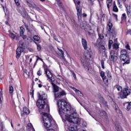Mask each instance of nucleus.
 Segmentation results:
<instances>
[{
	"instance_id": "1",
	"label": "nucleus",
	"mask_w": 131,
	"mask_h": 131,
	"mask_svg": "<svg viewBox=\"0 0 131 131\" xmlns=\"http://www.w3.org/2000/svg\"><path fill=\"white\" fill-rule=\"evenodd\" d=\"M57 105L61 117L65 116L68 113H70V111H71V105L68 103L65 100L63 99L59 100L57 102Z\"/></svg>"
},
{
	"instance_id": "2",
	"label": "nucleus",
	"mask_w": 131,
	"mask_h": 131,
	"mask_svg": "<svg viewBox=\"0 0 131 131\" xmlns=\"http://www.w3.org/2000/svg\"><path fill=\"white\" fill-rule=\"evenodd\" d=\"M93 55V52L91 49H89L88 51H86L84 54L85 60L83 59L81 60L82 64L84 67V69H85L89 73H93V69L89 66V64H87L88 62L91 60L92 55Z\"/></svg>"
},
{
	"instance_id": "3",
	"label": "nucleus",
	"mask_w": 131,
	"mask_h": 131,
	"mask_svg": "<svg viewBox=\"0 0 131 131\" xmlns=\"http://www.w3.org/2000/svg\"><path fill=\"white\" fill-rule=\"evenodd\" d=\"M64 116L66 117L67 120L69 122L68 127L71 125V126H75V124H77L80 121V119L78 118L77 114L75 113H74L71 115H65Z\"/></svg>"
},
{
	"instance_id": "4",
	"label": "nucleus",
	"mask_w": 131,
	"mask_h": 131,
	"mask_svg": "<svg viewBox=\"0 0 131 131\" xmlns=\"http://www.w3.org/2000/svg\"><path fill=\"white\" fill-rule=\"evenodd\" d=\"M43 115V120L42 123H43V125L46 128H49L52 126L51 121H53V118L51 115H49V114L47 113L43 112L42 113Z\"/></svg>"
},
{
	"instance_id": "5",
	"label": "nucleus",
	"mask_w": 131,
	"mask_h": 131,
	"mask_svg": "<svg viewBox=\"0 0 131 131\" xmlns=\"http://www.w3.org/2000/svg\"><path fill=\"white\" fill-rule=\"evenodd\" d=\"M52 85L53 86V92L54 93L55 100H58V99L62 98L63 96H65V95H66V93L64 92V91H61L58 93V92H59V87L57 86V85L54 84V83H52Z\"/></svg>"
},
{
	"instance_id": "6",
	"label": "nucleus",
	"mask_w": 131,
	"mask_h": 131,
	"mask_svg": "<svg viewBox=\"0 0 131 131\" xmlns=\"http://www.w3.org/2000/svg\"><path fill=\"white\" fill-rule=\"evenodd\" d=\"M118 95L119 96L118 98L125 99L127 96L130 95V89H129L128 88H124L121 92L118 93Z\"/></svg>"
},
{
	"instance_id": "7",
	"label": "nucleus",
	"mask_w": 131,
	"mask_h": 131,
	"mask_svg": "<svg viewBox=\"0 0 131 131\" xmlns=\"http://www.w3.org/2000/svg\"><path fill=\"white\" fill-rule=\"evenodd\" d=\"M45 73L47 75V76L49 79H50L51 81H55V78H54V76H53V74L52 73H51V71H50L49 69H45Z\"/></svg>"
},
{
	"instance_id": "8",
	"label": "nucleus",
	"mask_w": 131,
	"mask_h": 131,
	"mask_svg": "<svg viewBox=\"0 0 131 131\" xmlns=\"http://www.w3.org/2000/svg\"><path fill=\"white\" fill-rule=\"evenodd\" d=\"M75 4H76V10L77 11V16L78 18H79V16H80V14H81V8H80V1H76L75 2Z\"/></svg>"
},
{
	"instance_id": "9",
	"label": "nucleus",
	"mask_w": 131,
	"mask_h": 131,
	"mask_svg": "<svg viewBox=\"0 0 131 131\" xmlns=\"http://www.w3.org/2000/svg\"><path fill=\"white\" fill-rule=\"evenodd\" d=\"M115 55V51H114V50H112L110 53V57H109V59L112 62H115V61L117 60V56Z\"/></svg>"
},
{
	"instance_id": "10",
	"label": "nucleus",
	"mask_w": 131,
	"mask_h": 131,
	"mask_svg": "<svg viewBox=\"0 0 131 131\" xmlns=\"http://www.w3.org/2000/svg\"><path fill=\"white\" fill-rule=\"evenodd\" d=\"M120 58L122 60V61H124V62H125L123 64V66H124L125 64H129V58L128 57V56L127 55H120Z\"/></svg>"
},
{
	"instance_id": "11",
	"label": "nucleus",
	"mask_w": 131,
	"mask_h": 131,
	"mask_svg": "<svg viewBox=\"0 0 131 131\" xmlns=\"http://www.w3.org/2000/svg\"><path fill=\"white\" fill-rule=\"evenodd\" d=\"M36 105L39 109H43L45 108V105H46V102L41 99H38Z\"/></svg>"
},
{
	"instance_id": "12",
	"label": "nucleus",
	"mask_w": 131,
	"mask_h": 131,
	"mask_svg": "<svg viewBox=\"0 0 131 131\" xmlns=\"http://www.w3.org/2000/svg\"><path fill=\"white\" fill-rule=\"evenodd\" d=\"M24 48L23 47H18L16 49V58L19 59L21 56V53H23Z\"/></svg>"
},
{
	"instance_id": "13",
	"label": "nucleus",
	"mask_w": 131,
	"mask_h": 131,
	"mask_svg": "<svg viewBox=\"0 0 131 131\" xmlns=\"http://www.w3.org/2000/svg\"><path fill=\"white\" fill-rule=\"evenodd\" d=\"M105 47L103 45H101L99 48V54H102L103 56H104L105 57L107 56V54L105 52Z\"/></svg>"
},
{
	"instance_id": "14",
	"label": "nucleus",
	"mask_w": 131,
	"mask_h": 131,
	"mask_svg": "<svg viewBox=\"0 0 131 131\" xmlns=\"http://www.w3.org/2000/svg\"><path fill=\"white\" fill-rule=\"evenodd\" d=\"M81 43L84 50L86 51V50H88V49L89 48V47L88 45V41H86V40H85V39L82 38Z\"/></svg>"
},
{
	"instance_id": "15",
	"label": "nucleus",
	"mask_w": 131,
	"mask_h": 131,
	"mask_svg": "<svg viewBox=\"0 0 131 131\" xmlns=\"http://www.w3.org/2000/svg\"><path fill=\"white\" fill-rule=\"evenodd\" d=\"M125 7L126 9V13L128 16H130L131 17V9H130V5H128L126 4Z\"/></svg>"
},
{
	"instance_id": "16",
	"label": "nucleus",
	"mask_w": 131,
	"mask_h": 131,
	"mask_svg": "<svg viewBox=\"0 0 131 131\" xmlns=\"http://www.w3.org/2000/svg\"><path fill=\"white\" fill-rule=\"evenodd\" d=\"M107 26L108 27V31L111 33H114V34H115V31H112V30H111L112 29V27H113V25H112V23L110 22V20H109Z\"/></svg>"
},
{
	"instance_id": "17",
	"label": "nucleus",
	"mask_w": 131,
	"mask_h": 131,
	"mask_svg": "<svg viewBox=\"0 0 131 131\" xmlns=\"http://www.w3.org/2000/svg\"><path fill=\"white\" fill-rule=\"evenodd\" d=\"M71 89H72V90H73V91H74V92H75V93H76V94H77L78 96H80V97H83V94L81 93V92H80V91L76 89V88L74 87H71Z\"/></svg>"
},
{
	"instance_id": "18",
	"label": "nucleus",
	"mask_w": 131,
	"mask_h": 131,
	"mask_svg": "<svg viewBox=\"0 0 131 131\" xmlns=\"http://www.w3.org/2000/svg\"><path fill=\"white\" fill-rule=\"evenodd\" d=\"M30 113L29 110L27 107H24L23 110V113L21 114V116H24V115H27Z\"/></svg>"
},
{
	"instance_id": "19",
	"label": "nucleus",
	"mask_w": 131,
	"mask_h": 131,
	"mask_svg": "<svg viewBox=\"0 0 131 131\" xmlns=\"http://www.w3.org/2000/svg\"><path fill=\"white\" fill-rule=\"evenodd\" d=\"M39 100H42V101L47 100V94L45 93H43L42 95L39 94Z\"/></svg>"
},
{
	"instance_id": "20",
	"label": "nucleus",
	"mask_w": 131,
	"mask_h": 131,
	"mask_svg": "<svg viewBox=\"0 0 131 131\" xmlns=\"http://www.w3.org/2000/svg\"><path fill=\"white\" fill-rule=\"evenodd\" d=\"M27 128L28 130L35 131V130H34V128H33V126H32V124L31 123H29L28 124Z\"/></svg>"
},
{
	"instance_id": "21",
	"label": "nucleus",
	"mask_w": 131,
	"mask_h": 131,
	"mask_svg": "<svg viewBox=\"0 0 131 131\" xmlns=\"http://www.w3.org/2000/svg\"><path fill=\"white\" fill-rule=\"evenodd\" d=\"M69 130L70 131H77V126H69L68 127Z\"/></svg>"
},
{
	"instance_id": "22",
	"label": "nucleus",
	"mask_w": 131,
	"mask_h": 131,
	"mask_svg": "<svg viewBox=\"0 0 131 131\" xmlns=\"http://www.w3.org/2000/svg\"><path fill=\"white\" fill-rule=\"evenodd\" d=\"M28 5L30 8H32V9H35L36 8V5L33 2L28 3Z\"/></svg>"
},
{
	"instance_id": "23",
	"label": "nucleus",
	"mask_w": 131,
	"mask_h": 131,
	"mask_svg": "<svg viewBox=\"0 0 131 131\" xmlns=\"http://www.w3.org/2000/svg\"><path fill=\"white\" fill-rule=\"evenodd\" d=\"M56 78L59 80V81H61V82H64V81H65V79H64L61 75H57Z\"/></svg>"
},
{
	"instance_id": "24",
	"label": "nucleus",
	"mask_w": 131,
	"mask_h": 131,
	"mask_svg": "<svg viewBox=\"0 0 131 131\" xmlns=\"http://www.w3.org/2000/svg\"><path fill=\"white\" fill-rule=\"evenodd\" d=\"M58 51L60 52V54H61V58L63 59V60L66 61V59L65 58V57L64 56V52L61 49H60L58 48Z\"/></svg>"
},
{
	"instance_id": "25",
	"label": "nucleus",
	"mask_w": 131,
	"mask_h": 131,
	"mask_svg": "<svg viewBox=\"0 0 131 131\" xmlns=\"http://www.w3.org/2000/svg\"><path fill=\"white\" fill-rule=\"evenodd\" d=\"M81 28L82 29L85 30V27H86V23L82 22L80 25Z\"/></svg>"
},
{
	"instance_id": "26",
	"label": "nucleus",
	"mask_w": 131,
	"mask_h": 131,
	"mask_svg": "<svg viewBox=\"0 0 131 131\" xmlns=\"http://www.w3.org/2000/svg\"><path fill=\"white\" fill-rule=\"evenodd\" d=\"M106 75L108 77V78H110V79H112V76L111 75V73H110V72L108 70H107L106 71Z\"/></svg>"
},
{
	"instance_id": "27",
	"label": "nucleus",
	"mask_w": 131,
	"mask_h": 131,
	"mask_svg": "<svg viewBox=\"0 0 131 131\" xmlns=\"http://www.w3.org/2000/svg\"><path fill=\"white\" fill-rule=\"evenodd\" d=\"M16 35L13 33H9V36L12 38V39H15L16 38Z\"/></svg>"
},
{
	"instance_id": "28",
	"label": "nucleus",
	"mask_w": 131,
	"mask_h": 131,
	"mask_svg": "<svg viewBox=\"0 0 131 131\" xmlns=\"http://www.w3.org/2000/svg\"><path fill=\"white\" fill-rule=\"evenodd\" d=\"M102 79L105 84L106 85H108V79L107 78V77H104L103 78H102Z\"/></svg>"
},
{
	"instance_id": "29",
	"label": "nucleus",
	"mask_w": 131,
	"mask_h": 131,
	"mask_svg": "<svg viewBox=\"0 0 131 131\" xmlns=\"http://www.w3.org/2000/svg\"><path fill=\"white\" fill-rule=\"evenodd\" d=\"M25 31V30L24 29V28L21 27L19 29V33H20V35L24 34Z\"/></svg>"
},
{
	"instance_id": "30",
	"label": "nucleus",
	"mask_w": 131,
	"mask_h": 131,
	"mask_svg": "<svg viewBox=\"0 0 131 131\" xmlns=\"http://www.w3.org/2000/svg\"><path fill=\"white\" fill-rule=\"evenodd\" d=\"M127 55V52L125 49H123L121 51V55Z\"/></svg>"
},
{
	"instance_id": "31",
	"label": "nucleus",
	"mask_w": 131,
	"mask_h": 131,
	"mask_svg": "<svg viewBox=\"0 0 131 131\" xmlns=\"http://www.w3.org/2000/svg\"><path fill=\"white\" fill-rule=\"evenodd\" d=\"M33 39H34V40H36V41H39V39H40V37H39L38 35H35L33 37Z\"/></svg>"
},
{
	"instance_id": "32",
	"label": "nucleus",
	"mask_w": 131,
	"mask_h": 131,
	"mask_svg": "<svg viewBox=\"0 0 131 131\" xmlns=\"http://www.w3.org/2000/svg\"><path fill=\"white\" fill-rule=\"evenodd\" d=\"M113 10L114 12H118V8H117V6H116V5L114 4Z\"/></svg>"
},
{
	"instance_id": "33",
	"label": "nucleus",
	"mask_w": 131,
	"mask_h": 131,
	"mask_svg": "<svg viewBox=\"0 0 131 131\" xmlns=\"http://www.w3.org/2000/svg\"><path fill=\"white\" fill-rule=\"evenodd\" d=\"M19 45L23 47V48H25V47H26V44L24 43L22 41H19Z\"/></svg>"
},
{
	"instance_id": "34",
	"label": "nucleus",
	"mask_w": 131,
	"mask_h": 131,
	"mask_svg": "<svg viewBox=\"0 0 131 131\" xmlns=\"http://www.w3.org/2000/svg\"><path fill=\"white\" fill-rule=\"evenodd\" d=\"M36 46H37V51H41V46H40V45L37 43L36 42H35Z\"/></svg>"
},
{
	"instance_id": "35",
	"label": "nucleus",
	"mask_w": 131,
	"mask_h": 131,
	"mask_svg": "<svg viewBox=\"0 0 131 131\" xmlns=\"http://www.w3.org/2000/svg\"><path fill=\"white\" fill-rule=\"evenodd\" d=\"M14 92V88L12 87V86H9V93L10 94H13V92Z\"/></svg>"
},
{
	"instance_id": "36",
	"label": "nucleus",
	"mask_w": 131,
	"mask_h": 131,
	"mask_svg": "<svg viewBox=\"0 0 131 131\" xmlns=\"http://www.w3.org/2000/svg\"><path fill=\"white\" fill-rule=\"evenodd\" d=\"M113 43V41L112 40H110L108 41V49H111V46Z\"/></svg>"
},
{
	"instance_id": "37",
	"label": "nucleus",
	"mask_w": 131,
	"mask_h": 131,
	"mask_svg": "<svg viewBox=\"0 0 131 131\" xmlns=\"http://www.w3.org/2000/svg\"><path fill=\"white\" fill-rule=\"evenodd\" d=\"M122 20H124V21H126V15L125 14V13H123L122 14Z\"/></svg>"
},
{
	"instance_id": "38",
	"label": "nucleus",
	"mask_w": 131,
	"mask_h": 131,
	"mask_svg": "<svg viewBox=\"0 0 131 131\" xmlns=\"http://www.w3.org/2000/svg\"><path fill=\"white\" fill-rule=\"evenodd\" d=\"M57 2L58 5L59 6V8H62V3L60 0H56Z\"/></svg>"
},
{
	"instance_id": "39",
	"label": "nucleus",
	"mask_w": 131,
	"mask_h": 131,
	"mask_svg": "<svg viewBox=\"0 0 131 131\" xmlns=\"http://www.w3.org/2000/svg\"><path fill=\"white\" fill-rule=\"evenodd\" d=\"M130 105H131V102L128 103V104L127 106V111H129L130 110Z\"/></svg>"
},
{
	"instance_id": "40",
	"label": "nucleus",
	"mask_w": 131,
	"mask_h": 131,
	"mask_svg": "<svg viewBox=\"0 0 131 131\" xmlns=\"http://www.w3.org/2000/svg\"><path fill=\"white\" fill-rule=\"evenodd\" d=\"M117 89L119 92H121L122 91V87L120 86H117Z\"/></svg>"
},
{
	"instance_id": "41",
	"label": "nucleus",
	"mask_w": 131,
	"mask_h": 131,
	"mask_svg": "<svg viewBox=\"0 0 131 131\" xmlns=\"http://www.w3.org/2000/svg\"><path fill=\"white\" fill-rule=\"evenodd\" d=\"M100 76H101L102 78L106 77V76H105V73H104L103 71L101 72Z\"/></svg>"
},
{
	"instance_id": "42",
	"label": "nucleus",
	"mask_w": 131,
	"mask_h": 131,
	"mask_svg": "<svg viewBox=\"0 0 131 131\" xmlns=\"http://www.w3.org/2000/svg\"><path fill=\"white\" fill-rule=\"evenodd\" d=\"M19 13H20L21 15H23V14L26 15V11H25L24 9H23V11H19Z\"/></svg>"
},
{
	"instance_id": "43",
	"label": "nucleus",
	"mask_w": 131,
	"mask_h": 131,
	"mask_svg": "<svg viewBox=\"0 0 131 131\" xmlns=\"http://www.w3.org/2000/svg\"><path fill=\"white\" fill-rule=\"evenodd\" d=\"M113 47V49H115V50H117V49H118V45H117V43H115Z\"/></svg>"
},
{
	"instance_id": "44",
	"label": "nucleus",
	"mask_w": 131,
	"mask_h": 131,
	"mask_svg": "<svg viewBox=\"0 0 131 131\" xmlns=\"http://www.w3.org/2000/svg\"><path fill=\"white\" fill-rule=\"evenodd\" d=\"M101 67H102V68L103 69H105V67L104 66V60H101Z\"/></svg>"
},
{
	"instance_id": "45",
	"label": "nucleus",
	"mask_w": 131,
	"mask_h": 131,
	"mask_svg": "<svg viewBox=\"0 0 131 131\" xmlns=\"http://www.w3.org/2000/svg\"><path fill=\"white\" fill-rule=\"evenodd\" d=\"M14 2L16 5V6H20V2H19V0H14Z\"/></svg>"
},
{
	"instance_id": "46",
	"label": "nucleus",
	"mask_w": 131,
	"mask_h": 131,
	"mask_svg": "<svg viewBox=\"0 0 131 131\" xmlns=\"http://www.w3.org/2000/svg\"><path fill=\"white\" fill-rule=\"evenodd\" d=\"M116 111L117 113H118L119 114H120V113H121V111H120V110L119 109V108H116Z\"/></svg>"
},
{
	"instance_id": "47",
	"label": "nucleus",
	"mask_w": 131,
	"mask_h": 131,
	"mask_svg": "<svg viewBox=\"0 0 131 131\" xmlns=\"http://www.w3.org/2000/svg\"><path fill=\"white\" fill-rule=\"evenodd\" d=\"M125 48L127 50H128V51H130V48L129 47V45L128 44H127L125 46Z\"/></svg>"
},
{
	"instance_id": "48",
	"label": "nucleus",
	"mask_w": 131,
	"mask_h": 131,
	"mask_svg": "<svg viewBox=\"0 0 131 131\" xmlns=\"http://www.w3.org/2000/svg\"><path fill=\"white\" fill-rule=\"evenodd\" d=\"M71 73L72 74L73 77L75 78V79H76V75L75 74L74 72H71Z\"/></svg>"
},
{
	"instance_id": "49",
	"label": "nucleus",
	"mask_w": 131,
	"mask_h": 131,
	"mask_svg": "<svg viewBox=\"0 0 131 131\" xmlns=\"http://www.w3.org/2000/svg\"><path fill=\"white\" fill-rule=\"evenodd\" d=\"M20 36L23 38V39H26V38H27V36L25 35H20Z\"/></svg>"
},
{
	"instance_id": "50",
	"label": "nucleus",
	"mask_w": 131,
	"mask_h": 131,
	"mask_svg": "<svg viewBox=\"0 0 131 131\" xmlns=\"http://www.w3.org/2000/svg\"><path fill=\"white\" fill-rule=\"evenodd\" d=\"M117 131H122V129H121V127L117 126L116 127Z\"/></svg>"
},
{
	"instance_id": "51",
	"label": "nucleus",
	"mask_w": 131,
	"mask_h": 131,
	"mask_svg": "<svg viewBox=\"0 0 131 131\" xmlns=\"http://www.w3.org/2000/svg\"><path fill=\"white\" fill-rule=\"evenodd\" d=\"M98 35H99V38H100V39H103L104 38V36L102 35V34H99Z\"/></svg>"
},
{
	"instance_id": "52",
	"label": "nucleus",
	"mask_w": 131,
	"mask_h": 131,
	"mask_svg": "<svg viewBox=\"0 0 131 131\" xmlns=\"http://www.w3.org/2000/svg\"><path fill=\"white\" fill-rule=\"evenodd\" d=\"M37 75H38V76H40V75H41V71L39 70L37 73Z\"/></svg>"
},
{
	"instance_id": "53",
	"label": "nucleus",
	"mask_w": 131,
	"mask_h": 131,
	"mask_svg": "<svg viewBox=\"0 0 131 131\" xmlns=\"http://www.w3.org/2000/svg\"><path fill=\"white\" fill-rule=\"evenodd\" d=\"M112 4V0H107V4Z\"/></svg>"
},
{
	"instance_id": "54",
	"label": "nucleus",
	"mask_w": 131,
	"mask_h": 131,
	"mask_svg": "<svg viewBox=\"0 0 131 131\" xmlns=\"http://www.w3.org/2000/svg\"><path fill=\"white\" fill-rule=\"evenodd\" d=\"M113 16H114V18H115L116 19V20H117V14L113 13Z\"/></svg>"
},
{
	"instance_id": "55",
	"label": "nucleus",
	"mask_w": 131,
	"mask_h": 131,
	"mask_svg": "<svg viewBox=\"0 0 131 131\" xmlns=\"http://www.w3.org/2000/svg\"><path fill=\"white\" fill-rule=\"evenodd\" d=\"M100 113L101 114H103V115H106V112L104 111H102Z\"/></svg>"
},
{
	"instance_id": "56",
	"label": "nucleus",
	"mask_w": 131,
	"mask_h": 131,
	"mask_svg": "<svg viewBox=\"0 0 131 131\" xmlns=\"http://www.w3.org/2000/svg\"><path fill=\"white\" fill-rule=\"evenodd\" d=\"M54 39H55V40L58 41V38H57V36H56L55 35H54Z\"/></svg>"
},
{
	"instance_id": "57",
	"label": "nucleus",
	"mask_w": 131,
	"mask_h": 131,
	"mask_svg": "<svg viewBox=\"0 0 131 131\" xmlns=\"http://www.w3.org/2000/svg\"><path fill=\"white\" fill-rule=\"evenodd\" d=\"M37 59H36V61H37L38 60H40V61H42V59L39 58V57H38V56H37Z\"/></svg>"
},
{
	"instance_id": "58",
	"label": "nucleus",
	"mask_w": 131,
	"mask_h": 131,
	"mask_svg": "<svg viewBox=\"0 0 131 131\" xmlns=\"http://www.w3.org/2000/svg\"><path fill=\"white\" fill-rule=\"evenodd\" d=\"M111 6H112V4H107V9H109V8H110V7H111Z\"/></svg>"
},
{
	"instance_id": "59",
	"label": "nucleus",
	"mask_w": 131,
	"mask_h": 131,
	"mask_svg": "<svg viewBox=\"0 0 131 131\" xmlns=\"http://www.w3.org/2000/svg\"><path fill=\"white\" fill-rule=\"evenodd\" d=\"M47 131H55V130H54V129L51 128V129H48L47 130Z\"/></svg>"
},
{
	"instance_id": "60",
	"label": "nucleus",
	"mask_w": 131,
	"mask_h": 131,
	"mask_svg": "<svg viewBox=\"0 0 131 131\" xmlns=\"http://www.w3.org/2000/svg\"><path fill=\"white\" fill-rule=\"evenodd\" d=\"M19 36H16V37H15V39H16V40H19Z\"/></svg>"
},
{
	"instance_id": "61",
	"label": "nucleus",
	"mask_w": 131,
	"mask_h": 131,
	"mask_svg": "<svg viewBox=\"0 0 131 131\" xmlns=\"http://www.w3.org/2000/svg\"><path fill=\"white\" fill-rule=\"evenodd\" d=\"M66 53L67 54V56L68 57V58H70V56H69V54H68V52H67V51H66Z\"/></svg>"
},
{
	"instance_id": "62",
	"label": "nucleus",
	"mask_w": 131,
	"mask_h": 131,
	"mask_svg": "<svg viewBox=\"0 0 131 131\" xmlns=\"http://www.w3.org/2000/svg\"><path fill=\"white\" fill-rule=\"evenodd\" d=\"M82 16H83V17H86V14H85V13H83V14H82Z\"/></svg>"
},
{
	"instance_id": "63",
	"label": "nucleus",
	"mask_w": 131,
	"mask_h": 131,
	"mask_svg": "<svg viewBox=\"0 0 131 131\" xmlns=\"http://www.w3.org/2000/svg\"><path fill=\"white\" fill-rule=\"evenodd\" d=\"M25 26L26 29L28 30V26H27V25H25Z\"/></svg>"
},
{
	"instance_id": "64",
	"label": "nucleus",
	"mask_w": 131,
	"mask_h": 131,
	"mask_svg": "<svg viewBox=\"0 0 131 131\" xmlns=\"http://www.w3.org/2000/svg\"><path fill=\"white\" fill-rule=\"evenodd\" d=\"M24 73H26V74H27V70H25Z\"/></svg>"
}]
</instances>
